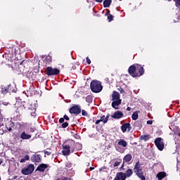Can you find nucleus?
Returning a JSON list of instances; mask_svg holds the SVG:
<instances>
[{
  "mask_svg": "<svg viewBox=\"0 0 180 180\" xmlns=\"http://www.w3.org/2000/svg\"><path fill=\"white\" fill-rule=\"evenodd\" d=\"M86 60L87 64H89V65L91 64V59H89V57L86 58Z\"/></svg>",
  "mask_w": 180,
  "mask_h": 180,
  "instance_id": "72a5a7b5",
  "label": "nucleus"
},
{
  "mask_svg": "<svg viewBox=\"0 0 180 180\" xmlns=\"http://www.w3.org/2000/svg\"><path fill=\"white\" fill-rule=\"evenodd\" d=\"M63 117L65 119V120H70V117H68L67 115H65Z\"/></svg>",
  "mask_w": 180,
  "mask_h": 180,
  "instance_id": "4c0bfd02",
  "label": "nucleus"
},
{
  "mask_svg": "<svg viewBox=\"0 0 180 180\" xmlns=\"http://www.w3.org/2000/svg\"><path fill=\"white\" fill-rule=\"evenodd\" d=\"M20 138L22 140H29L30 139H32V135H29L26 134V132L23 131L20 135Z\"/></svg>",
  "mask_w": 180,
  "mask_h": 180,
  "instance_id": "f3484780",
  "label": "nucleus"
},
{
  "mask_svg": "<svg viewBox=\"0 0 180 180\" xmlns=\"http://www.w3.org/2000/svg\"><path fill=\"white\" fill-rule=\"evenodd\" d=\"M147 124H153V121L152 120H148L147 121Z\"/></svg>",
  "mask_w": 180,
  "mask_h": 180,
  "instance_id": "ea45409f",
  "label": "nucleus"
},
{
  "mask_svg": "<svg viewBox=\"0 0 180 180\" xmlns=\"http://www.w3.org/2000/svg\"><path fill=\"white\" fill-rule=\"evenodd\" d=\"M124 174L127 178H130V176L133 175V170L131 169H128Z\"/></svg>",
  "mask_w": 180,
  "mask_h": 180,
  "instance_id": "5701e85b",
  "label": "nucleus"
},
{
  "mask_svg": "<svg viewBox=\"0 0 180 180\" xmlns=\"http://www.w3.org/2000/svg\"><path fill=\"white\" fill-rule=\"evenodd\" d=\"M131 158H133V156H131V154H127L124 157L123 161L124 162H130V161H131Z\"/></svg>",
  "mask_w": 180,
  "mask_h": 180,
  "instance_id": "6ab92c4d",
  "label": "nucleus"
},
{
  "mask_svg": "<svg viewBox=\"0 0 180 180\" xmlns=\"http://www.w3.org/2000/svg\"><path fill=\"white\" fill-rule=\"evenodd\" d=\"M2 164V159H0V165Z\"/></svg>",
  "mask_w": 180,
  "mask_h": 180,
  "instance_id": "09e8293b",
  "label": "nucleus"
},
{
  "mask_svg": "<svg viewBox=\"0 0 180 180\" xmlns=\"http://www.w3.org/2000/svg\"><path fill=\"white\" fill-rule=\"evenodd\" d=\"M121 162H122V160L115 161V162L114 163V167H119V165H120Z\"/></svg>",
  "mask_w": 180,
  "mask_h": 180,
  "instance_id": "c85d7f7f",
  "label": "nucleus"
},
{
  "mask_svg": "<svg viewBox=\"0 0 180 180\" xmlns=\"http://www.w3.org/2000/svg\"><path fill=\"white\" fill-rule=\"evenodd\" d=\"M35 131H36V129H35V128H31V129H30V133H34Z\"/></svg>",
  "mask_w": 180,
  "mask_h": 180,
  "instance_id": "c9c22d12",
  "label": "nucleus"
},
{
  "mask_svg": "<svg viewBox=\"0 0 180 180\" xmlns=\"http://www.w3.org/2000/svg\"><path fill=\"white\" fill-rule=\"evenodd\" d=\"M46 74L49 76L58 75V74H60V70L57 68H53L51 67H48L46 68Z\"/></svg>",
  "mask_w": 180,
  "mask_h": 180,
  "instance_id": "39448f33",
  "label": "nucleus"
},
{
  "mask_svg": "<svg viewBox=\"0 0 180 180\" xmlns=\"http://www.w3.org/2000/svg\"><path fill=\"white\" fill-rule=\"evenodd\" d=\"M25 109H28L29 113L31 114V116H34V113H36V105L29 104L28 105H24Z\"/></svg>",
  "mask_w": 180,
  "mask_h": 180,
  "instance_id": "0eeeda50",
  "label": "nucleus"
},
{
  "mask_svg": "<svg viewBox=\"0 0 180 180\" xmlns=\"http://www.w3.org/2000/svg\"><path fill=\"white\" fill-rule=\"evenodd\" d=\"M8 131H12V128L9 127L8 128Z\"/></svg>",
  "mask_w": 180,
  "mask_h": 180,
  "instance_id": "49530a36",
  "label": "nucleus"
},
{
  "mask_svg": "<svg viewBox=\"0 0 180 180\" xmlns=\"http://www.w3.org/2000/svg\"><path fill=\"white\" fill-rule=\"evenodd\" d=\"M126 174L123 172L117 173L114 180H126Z\"/></svg>",
  "mask_w": 180,
  "mask_h": 180,
  "instance_id": "9d476101",
  "label": "nucleus"
},
{
  "mask_svg": "<svg viewBox=\"0 0 180 180\" xmlns=\"http://www.w3.org/2000/svg\"><path fill=\"white\" fill-rule=\"evenodd\" d=\"M59 122L60 123H64V118H60Z\"/></svg>",
  "mask_w": 180,
  "mask_h": 180,
  "instance_id": "58836bf2",
  "label": "nucleus"
},
{
  "mask_svg": "<svg viewBox=\"0 0 180 180\" xmlns=\"http://www.w3.org/2000/svg\"><path fill=\"white\" fill-rule=\"evenodd\" d=\"M118 146H122V147H127V142L124 139H120L118 141Z\"/></svg>",
  "mask_w": 180,
  "mask_h": 180,
  "instance_id": "aec40b11",
  "label": "nucleus"
},
{
  "mask_svg": "<svg viewBox=\"0 0 180 180\" xmlns=\"http://www.w3.org/2000/svg\"><path fill=\"white\" fill-rule=\"evenodd\" d=\"M111 4H112V0H105L103 1V6L104 8H109Z\"/></svg>",
  "mask_w": 180,
  "mask_h": 180,
  "instance_id": "4be33fe9",
  "label": "nucleus"
},
{
  "mask_svg": "<svg viewBox=\"0 0 180 180\" xmlns=\"http://www.w3.org/2000/svg\"><path fill=\"white\" fill-rule=\"evenodd\" d=\"M62 127H63V129H65V127H68V122H65V123L62 124Z\"/></svg>",
  "mask_w": 180,
  "mask_h": 180,
  "instance_id": "473e14b6",
  "label": "nucleus"
},
{
  "mask_svg": "<svg viewBox=\"0 0 180 180\" xmlns=\"http://www.w3.org/2000/svg\"><path fill=\"white\" fill-rule=\"evenodd\" d=\"M18 178V176H15L13 177V179H16Z\"/></svg>",
  "mask_w": 180,
  "mask_h": 180,
  "instance_id": "8fccbe9b",
  "label": "nucleus"
},
{
  "mask_svg": "<svg viewBox=\"0 0 180 180\" xmlns=\"http://www.w3.org/2000/svg\"><path fill=\"white\" fill-rule=\"evenodd\" d=\"M117 151H120V150H119V148H117Z\"/></svg>",
  "mask_w": 180,
  "mask_h": 180,
  "instance_id": "3c124183",
  "label": "nucleus"
},
{
  "mask_svg": "<svg viewBox=\"0 0 180 180\" xmlns=\"http://www.w3.org/2000/svg\"><path fill=\"white\" fill-rule=\"evenodd\" d=\"M129 72L131 77L136 78L137 77H141L144 74V68L141 65L136 64L135 65H131L129 68Z\"/></svg>",
  "mask_w": 180,
  "mask_h": 180,
  "instance_id": "f257e3e1",
  "label": "nucleus"
},
{
  "mask_svg": "<svg viewBox=\"0 0 180 180\" xmlns=\"http://www.w3.org/2000/svg\"><path fill=\"white\" fill-rule=\"evenodd\" d=\"M166 176V173L165 172H159L158 174H157V177L159 180H161L163 178H165Z\"/></svg>",
  "mask_w": 180,
  "mask_h": 180,
  "instance_id": "412c9836",
  "label": "nucleus"
},
{
  "mask_svg": "<svg viewBox=\"0 0 180 180\" xmlns=\"http://www.w3.org/2000/svg\"><path fill=\"white\" fill-rule=\"evenodd\" d=\"M155 144L160 151H162V150H164V141H162V139L157 138L155 140Z\"/></svg>",
  "mask_w": 180,
  "mask_h": 180,
  "instance_id": "423d86ee",
  "label": "nucleus"
},
{
  "mask_svg": "<svg viewBox=\"0 0 180 180\" xmlns=\"http://www.w3.org/2000/svg\"><path fill=\"white\" fill-rule=\"evenodd\" d=\"M120 103H122V100H115L112 103V106L114 108V109H119L117 107L119 105H120Z\"/></svg>",
  "mask_w": 180,
  "mask_h": 180,
  "instance_id": "dca6fc26",
  "label": "nucleus"
},
{
  "mask_svg": "<svg viewBox=\"0 0 180 180\" xmlns=\"http://www.w3.org/2000/svg\"><path fill=\"white\" fill-rule=\"evenodd\" d=\"M31 160L32 162H41V155L39 154L33 155L31 157Z\"/></svg>",
  "mask_w": 180,
  "mask_h": 180,
  "instance_id": "1a4fd4ad",
  "label": "nucleus"
},
{
  "mask_svg": "<svg viewBox=\"0 0 180 180\" xmlns=\"http://www.w3.org/2000/svg\"><path fill=\"white\" fill-rule=\"evenodd\" d=\"M86 101L88 103H92V96H87L86 97Z\"/></svg>",
  "mask_w": 180,
  "mask_h": 180,
  "instance_id": "cd10ccee",
  "label": "nucleus"
},
{
  "mask_svg": "<svg viewBox=\"0 0 180 180\" xmlns=\"http://www.w3.org/2000/svg\"><path fill=\"white\" fill-rule=\"evenodd\" d=\"M96 2L101 3V2H102L103 0H96Z\"/></svg>",
  "mask_w": 180,
  "mask_h": 180,
  "instance_id": "a18cd8bd",
  "label": "nucleus"
},
{
  "mask_svg": "<svg viewBox=\"0 0 180 180\" xmlns=\"http://www.w3.org/2000/svg\"><path fill=\"white\" fill-rule=\"evenodd\" d=\"M141 140H143V141H148V140H150V135H142L141 136Z\"/></svg>",
  "mask_w": 180,
  "mask_h": 180,
  "instance_id": "393cba45",
  "label": "nucleus"
},
{
  "mask_svg": "<svg viewBox=\"0 0 180 180\" xmlns=\"http://www.w3.org/2000/svg\"><path fill=\"white\" fill-rule=\"evenodd\" d=\"M70 146L65 145V146L63 147V150L62 153L63 155H70Z\"/></svg>",
  "mask_w": 180,
  "mask_h": 180,
  "instance_id": "f8f14e48",
  "label": "nucleus"
},
{
  "mask_svg": "<svg viewBox=\"0 0 180 180\" xmlns=\"http://www.w3.org/2000/svg\"><path fill=\"white\" fill-rule=\"evenodd\" d=\"M47 167L49 166L46 164H41L39 166L37 167V171H39V172H44Z\"/></svg>",
  "mask_w": 180,
  "mask_h": 180,
  "instance_id": "ddd939ff",
  "label": "nucleus"
},
{
  "mask_svg": "<svg viewBox=\"0 0 180 180\" xmlns=\"http://www.w3.org/2000/svg\"><path fill=\"white\" fill-rule=\"evenodd\" d=\"M90 88L94 94H99L103 89L102 84L98 80H93L90 84Z\"/></svg>",
  "mask_w": 180,
  "mask_h": 180,
  "instance_id": "f03ea898",
  "label": "nucleus"
},
{
  "mask_svg": "<svg viewBox=\"0 0 180 180\" xmlns=\"http://www.w3.org/2000/svg\"><path fill=\"white\" fill-rule=\"evenodd\" d=\"M9 86H8L7 87H4L1 89V94H8V92H9Z\"/></svg>",
  "mask_w": 180,
  "mask_h": 180,
  "instance_id": "a878e982",
  "label": "nucleus"
},
{
  "mask_svg": "<svg viewBox=\"0 0 180 180\" xmlns=\"http://www.w3.org/2000/svg\"><path fill=\"white\" fill-rule=\"evenodd\" d=\"M0 180H1V177H0Z\"/></svg>",
  "mask_w": 180,
  "mask_h": 180,
  "instance_id": "603ef678",
  "label": "nucleus"
},
{
  "mask_svg": "<svg viewBox=\"0 0 180 180\" xmlns=\"http://www.w3.org/2000/svg\"><path fill=\"white\" fill-rule=\"evenodd\" d=\"M94 169H95L94 167H90V171H94Z\"/></svg>",
  "mask_w": 180,
  "mask_h": 180,
  "instance_id": "de8ad7c7",
  "label": "nucleus"
},
{
  "mask_svg": "<svg viewBox=\"0 0 180 180\" xmlns=\"http://www.w3.org/2000/svg\"><path fill=\"white\" fill-rule=\"evenodd\" d=\"M127 110H128V111H130V110H131V108H130V107H128V108H127Z\"/></svg>",
  "mask_w": 180,
  "mask_h": 180,
  "instance_id": "c03bdc74",
  "label": "nucleus"
},
{
  "mask_svg": "<svg viewBox=\"0 0 180 180\" xmlns=\"http://www.w3.org/2000/svg\"><path fill=\"white\" fill-rule=\"evenodd\" d=\"M132 120H137V119H139V112L138 111H135L133 114H132Z\"/></svg>",
  "mask_w": 180,
  "mask_h": 180,
  "instance_id": "b1692460",
  "label": "nucleus"
},
{
  "mask_svg": "<svg viewBox=\"0 0 180 180\" xmlns=\"http://www.w3.org/2000/svg\"><path fill=\"white\" fill-rule=\"evenodd\" d=\"M82 116H88V112H86V111H85V110H82Z\"/></svg>",
  "mask_w": 180,
  "mask_h": 180,
  "instance_id": "7c9ffc66",
  "label": "nucleus"
},
{
  "mask_svg": "<svg viewBox=\"0 0 180 180\" xmlns=\"http://www.w3.org/2000/svg\"><path fill=\"white\" fill-rule=\"evenodd\" d=\"M25 160L24 159V158H22L21 160H20V162H22V163H23V162H25Z\"/></svg>",
  "mask_w": 180,
  "mask_h": 180,
  "instance_id": "37998d69",
  "label": "nucleus"
},
{
  "mask_svg": "<svg viewBox=\"0 0 180 180\" xmlns=\"http://www.w3.org/2000/svg\"><path fill=\"white\" fill-rule=\"evenodd\" d=\"M110 117V115L108 114L107 116L105 117V119H107V122H108V120H109Z\"/></svg>",
  "mask_w": 180,
  "mask_h": 180,
  "instance_id": "a19ab883",
  "label": "nucleus"
},
{
  "mask_svg": "<svg viewBox=\"0 0 180 180\" xmlns=\"http://www.w3.org/2000/svg\"><path fill=\"white\" fill-rule=\"evenodd\" d=\"M109 170V169H108V167L103 166L102 167L101 169H99V172H108V171Z\"/></svg>",
  "mask_w": 180,
  "mask_h": 180,
  "instance_id": "bb28decb",
  "label": "nucleus"
},
{
  "mask_svg": "<svg viewBox=\"0 0 180 180\" xmlns=\"http://www.w3.org/2000/svg\"><path fill=\"white\" fill-rule=\"evenodd\" d=\"M176 1V6H180V0H175Z\"/></svg>",
  "mask_w": 180,
  "mask_h": 180,
  "instance_id": "f704fd0d",
  "label": "nucleus"
},
{
  "mask_svg": "<svg viewBox=\"0 0 180 180\" xmlns=\"http://www.w3.org/2000/svg\"><path fill=\"white\" fill-rule=\"evenodd\" d=\"M129 127H130L129 123H126V124H123L121 127V130H122V133H126V131H130V129H127Z\"/></svg>",
  "mask_w": 180,
  "mask_h": 180,
  "instance_id": "4468645a",
  "label": "nucleus"
},
{
  "mask_svg": "<svg viewBox=\"0 0 180 180\" xmlns=\"http://www.w3.org/2000/svg\"><path fill=\"white\" fill-rule=\"evenodd\" d=\"M70 113H73L74 115H79L81 113V107L78 105L73 106L70 108Z\"/></svg>",
  "mask_w": 180,
  "mask_h": 180,
  "instance_id": "6e6552de",
  "label": "nucleus"
},
{
  "mask_svg": "<svg viewBox=\"0 0 180 180\" xmlns=\"http://www.w3.org/2000/svg\"><path fill=\"white\" fill-rule=\"evenodd\" d=\"M112 101H121L120 100V94L117 91H113L112 93Z\"/></svg>",
  "mask_w": 180,
  "mask_h": 180,
  "instance_id": "a211bd4d",
  "label": "nucleus"
},
{
  "mask_svg": "<svg viewBox=\"0 0 180 180\" xmlns=\"http://www.w3.org/2000/svg\"><path fill=\"white\" fill-rule=\"evenodd\" d=\"M108 20H109V22H112L113 20V15L109 14L108 15Z\"/></svg>",
  "mask_w": 180,
  "mask_h": 180,
  "instance_id": "c756f323",
  "label": "nucleus"
},
{
  "mask_svg": "<svg viewBox=\"0 0 180 180\" xmlns=\"http://www.w3.org/2000/svg\"><path fill=\"white\" fill-rule=\"evenodd\" d=\"M101 122H102V123H103L105 124V123H108V118H106V117L105 115L101 116L100 120H98L96 122V124H99V123H101Z\"/></svg>",
  "mask_w": 180,
  "mask_h": 180,
  "instance_id": "2eb2a0df",
  "label": "nucleus"
},
{
  "mask_svg": "<svg viewBox=\"0 0 180 180\" xmlns=\"http://www.w3.org/2000/svg\"><path fill=\"white\" fill-rule=\"evenodd\" d=\"M45 154H46V155H50V154H51V153H50L49 151H45Z\"/></svg>",
  "mask_w": 180,
  "mask_h": 180,
  "instance_id": "79ce46f5",
  "label": "nucleus"
},
{
  "mask_svg": "<svg viewBox=\"0 0 180 180\" xmlns=\"http://www.w3.org/2000/svg\"><path fill=\"white\" fill-rule=\"evenodd\" d=\"M29 158H30L29 155H26V156H25L24 160L25 161H29Z\"/></svg>",
  "mask_w": 180,
  "mask_h": 180,
  "instance_id": "e433bc0d",
  "label": "nucleus"
},
{
  "mask_svg": "<svg viewBox=\"0 0 180 180\" xmlns=\"http://www.w3.org/2000/svg\"><path fill=\"white\" fill-rule=\"evenodd\" d=\"M33 171H34V165H28L22 169L21 174H22V175H30L33 174Z\"/></svg>",
  "mask_w": 180,
  "mask_h": 180,
  "instance_id": "7ed1b4c3",
  "label": "nucleus"
},
{
  "mask_svg": "<svg viewBox=\"0 0 180 180\" xmlns=\"http://www.w3.org/2000/svg\"><path fill=\"white\" fill-rule=\"evenodd\" d=\"M134 172L135 174H136L137 176L141 179V180H146V176L143 175V172H141V169L140 167H139V163H136L134 168Z\"/></svg>",
  "mask_w": 180,
  "mask_h": 180,
  "instance_id": "20e7f679",
  "label": "nucleus"
},
{
  "mask_svg": "<svg viewBox=\"0 0 180 180\" xmlns=\"http://www.w3.org/2000/svg\"><path fill=\"white\" fill-rule=\"evenodd\" d=\"M46 60H47L48 63H51V56H46Z\"/></svg>",
  "mask_w": 180,
  "mask_h": 180,
  "instance_id": "2f4dec72",
  "label": "nucleus"
},
{
  "mask_svg": "<svg viewBox=\"0 0 180 180\" xmlns=\"http://www.w3.org/2000/svg\"><path fill=\"white\" fill-rule=\"evenodd\" d=\"M112 119H122L123 117V112L122 111H116L112 115H111Z\"/></svg>",
  "mask_w": 180,
  "mask_h": 180,
  "instance_id": "9b49d317",
  "label": "nucleus"
}]
</instances>
